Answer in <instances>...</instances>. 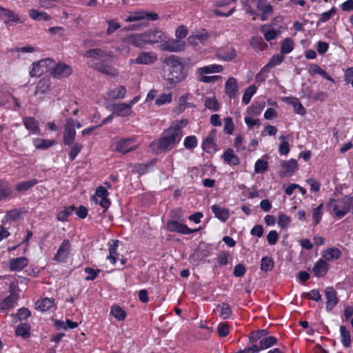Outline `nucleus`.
<instances>
[{
	"instance_id": "a18cd8bd",
	"label": "nucleus",
	"mask_w": 353,
	"mask_h": 353,
	"mask_svg": "<svg viewBox=\"0 0 353 353\" xmlns=\"http://www.w3.org/2000/svg\"><path fill=\"white\" fill-rule=\"evenodd\" d=\"M38 183L37 179H30L25 181L19 182L16 185V190L18 192H25Z\"/></svg>"
},
{
	"instance_id": "3c124183",
	"label": "nucleus",
	"mask_w": 353,
	"mask_h": 353,
	"mask_svg": "<svg viewBox=\"0 0 353 353\" xmlns=\"http://www.w3.org/2000/svg\"><path fill=\"white\" fill-rule=\"evenodd\" d=\"M323 214V205L320 204L318 207L314 208L312 212V218L314 225H317L321 221Z\"/></svg>"
},
{
	"instance_id": "393cba45",
	"label": "nucleus",
	"mask_w": 353,
	"mask_h": 353,
	"mask_svg": "<svg viewBox=\"0 0 353 353\" xmlns=\"http://www.w3.org/2000/svg\"><path fill=\"white\" fill-rule=\"evenodd\" d=\"M209 38V34L205 30H201L194 34H192L188 37V42L192 45H198L199 43H203Z\"/></svg>"
},
{
	"instance_id": "774afa93",
	"label": "nucleus",
	"mask_w": 353,
	"mask_h": 353,
	"mask_svg": "<svg viewBox=\"0 0 353 353\" xmlns=\"http://www.w3.org/2000/svg\"><path fill=\"white\" fill-rule=\"evenodd\" d=\"M224 121V128L223 131L227 134H232L234 130V124L233 123V120L231 117H225L223 119Z\"/></svg>"
},
{
	"instance_id": "e433bc0d",
	"label": "nucleus",
	"mask_w": 353,
	"mask_h": 353,
	"mask_svg": "<svg viewBox=\"0 0 353 353\" xmlns=\"http://www.w3.org/2000/svg\"><path fill=\"white\" fill-rule=\"evenodd\" d=\"M29 16L32 19L35 21H50L52 17L47 12L43 11H39L36 9H30L29 10Z\"/></svg>"
},
{
	"instance_id": "9b49d317",
	"label": "nucleus",
	"mask_w": 353,
	"mask_h": 353,
	"mask_svg": "<svg viewBox=\"0 0 353 353\" xmlns=\"http://www.w3.org/2000/svg\"><path fill=\"white\" fill-rule=\"evenodd\" d=\"M185 43L184 41H181L178 39H170L160 45V48L163 51L168 52H181L185 50Z\"/></svg>"
},
{
	"instance_id": "f704fd0d",
	"label": "nucleus",
	"mask_w": 353,
	"mask_h": 353,
	"mask_svg": "<svg viewBox=\"0 0 353 353\" xmlns=\"http://www.w3.org/2000/svg\"><path fill=\"white\" fill-rule=\"evenodd\" d=\"M223 160L230 165H236L239 164L240 161L238 157L234 154L232 149H228L223 154Z\"/></svg>"
},
{
	"instance_id": "2f4dec72",
	"label": "nucleus",
	"mask_w": 353,
	"mask_h": 353,
	"mask_svg": "<svg viewBox=\"0 0 353 353\" xmlns=\"http://www.w3.org/2000/svg\"><path fill=\"white\" fill-rule=\"evenodd\" d=\"M157 161V159H153L152 160L145 163L137 164L133 167V171L141 175L144 174L152 170V167L154 165Z\"/></svg>"
},
{
	"instance_id": "c9c22d12",
	"label": "nucleus",
	"mask_w": 353,
	"mask_h": 353,
	"mask_svg": "<svg viewBox=\"0 0 353 353\" xmlns=\"http://www.w3.org/2000/svg\"><path fill=\"white\" fill-rule=\"evenodd\" d=\"M17 300V295L14 293H11L9 296L0 301V309L6 310L13 307Z\"/></svg>"
},
{
	"instance_id": "de8ad7c7",
	"label": "nucleus",
	"mask_w": 353,
	"mask_h": 353,
	"mask_svg": "<svg viewBox=\"0 0 353 353\" xmlns=\"http://www.w3.org/2000/svg\"><path fill=\"white\" fill-rule=\"evenodd\" d=\"M268 332L264 329L252 332L249 335V341L254 343L258 341H261V339L268 336Z\"/></svg>"
},
{
	"instance_id": "5fc2aeb1",
	"label": "nucleus",
	"mask_w": 353,
	"mask_h": 353,
	"mask_svg": "<svg viewBox=\"0 0 353 353\" xmlns=\"http://www.w3.org/2000/svg\"><path fill=\"white\" fill-rule=\"evenodd\" d=\"M12 193L11 188L6 181L0 179V200L9 196Z\"/></svg>"
},
{
	"instance_id": "7c9ffc66",
	"label": "nucleus",
	"mask_w": 353,
	"mask_h": 353,
	"mask_svg": "<svg viewBox=\"0 0 353 353\" xmlns=\"http://www.w3.org/2000/svg\"><path fill=\"white\" fill-rule=\"evenodd\" d=\"M223 70V67L219 64H212L199 68L196 70L197 74H206L212 73H220Z\"/></svg>"
},
{
	"instance_id": "09e8293b",
	"label": "nucleus",
	"mask_w": 353,
	"mask_h": 353,
	"mask_svg": "<svg viewBox=\"0 0 353 353\" xmlns=\"http://www.w3.org/2000/svg\"><path fill=\"white\" fill-rule=\"evenodd\" d=\"M110 314L118 321H123L125 319V312L119 305H113L110 309Z\"/></svg>"
},
{
	"instance_id": "6e6d98bb",
	"label": "nucleus",
	"mask_w": 353,
	"mask_h": 353,
	"mask_svg": "<svg viewBox=\"0 0 353 353\" xmlns=\"http://www.w3.org/2000/svg\"><path fill=\"white\" fill-rule=\"evenodd\" d=\"M274 267V261L272 258L268 256L263 257L261 260V270L263 272L270 271Z\"/></svg>"
},
{
	"instance_id": "864d4df0",
	"label": "nucleus",
	"mask_w": 353,
	"mask_h": 353,
	"mask_svg": "<svg viewBox=\"0 0 353 353\" xmlns=\"http://www.w3.org/2000/svg\"><path fill=\"white\" fill-rule=\"evenodd\" d=\"M256 87L254 85H251L247 89L245 90L243 97H242V102L247 105L250 102V100L252 97V96L256 93Z\"/></svg>"
},
{
	"instance_id": "a878e982",
	"label": "nucleus",
	"mask_w": 353,
	"mask_h": 353,
	"mask_svg": "<svg viewBox=\"0 0 353 353\" xmlns=\"http://www.w3.org/2000/svg\"><path fill=\"white\" fill-rule=\"evenodd\" d=\"M328 270V264L323 259L316 261L312 268V272L316 277H321L326 274Z\"/></svg>"
},
{
	"instance_id": "412c9836",
	"label": "nucleus",
	"mask_w": 353,
	"mask_h": 353,
	"mask_svg": "<svg viewBox=\"0 0 353 353\" xmlns=\"http://www.w3.org/2000/svg\"><path fill=\"white\" fill-rule=\"evenodd\" d=\"M256 9L261 12V20L265 21L273 14V7L266 0H261L256 6Z\"/></svg>"
},
{
	"instance_id": "a211bd4d",
	"label": "nucleus",
	"mask_w": 353,
	"mask_h": 353,
	"mask_svg": "<svg viewBox=\"0 0 353 353\" xmlns=\"http://www.w3.org/2000/svg\"><path fill=\"white\" fill-rule=\"evenodd\" d=\"M147 44H154L165 39V33L158 29L148 30L145 32Z\"/></svg>"
},
{
	"instance_id": "6e6552de",
	"label": "nucleus",
	"mask_w": 353,
	"mask_h": 353,
	"mask_svg": "<svg viewBox=\"0 0 353 353\" xmlns=\"http://www.w3.org/2000/svg\"><path fill=\"white\" fill-rule=\"evenodd\" d=\"M109 193L103 186H99L95 191V194L92 199L96 203L99 204L103 208L108 209L110 205V199L108 198Z\"/></svg>"
},
{
	"instance_id": "052dcab7",
	"label": "nucleus",
	"mask_w": 353,
	"mask_h": 353,
	"mask_svg": "<svg viewBox=\"0 0 353 353\" xmlns=\"http://www.w3.org/2000/svg\"><path fill=\"white\" fill-rule=\"evenodd\" d=\"M264 103H253L248 108V112L252 116H259L264 108Z\"/></svg>"
},
{
	"instance_id": "37998d69",
	"label": "nucleus",
	"mask_w": 353,
	"mask_h": 353,
	"mask_svg": "<svg viewBox=\"0 0 353 353\" xmlns=\"http://www.w3.org/2000/svg\"><path fill=\"white\" fill-rule=\"evenodd\" d=\"M261 32L263 33L265 39L268 41L275 39L279 34L278 31L270 29L268 25H263L261 27Z\"/></svg>"
},
{
	"instance_id": "9d476101",
	"label": "nucleus",
	"mask_w": 353,
	"mask_h": 353,
	"mask_svg": "<svg viewBox=\"0 0 353 353\" xmlns=\"http://www.w3.org/2000/svg\"><path fill=\"white\" fill-rule=\"evenodd\" d=\"M52 63L51 59H46L34 62L32 65V69L30 71L31 77H40L48 71V66Z\"/></svg>"
},
{
	"instance_id": "f8f14e48",
	"label": "nucleus",
	"mask_w": 353,
	"mask_h": 353,
	"mask_svg": "<svg viewBox=\"0 0 353 353\" xmlns=\"http://www.w3.org/2000/svg\"><path fill=\"white\" fill-rule=\"evenodd\" d=\"M70 251V241L68 239H64L54 255V260L59 263L65 262L68 259Z\"/></svg>"
},
{
	"instance_id": "dca6fc26",
	"label": "nucleus",
	"mask_w": 353,
	"mask_h": 353,
	"mask_svg": "<svg viewBox=\"0 0 353 353\" xmlns=\"http://www.w3.org/2000/svg\"><path fill=\"white\" fill-rule=\"evenodd\" d=\"M123 41L126 44L132 45L138 48H143L147 44L145 33L132 34L126 37Z\"/></svg>"
},
{
	"instance_id": "39448f33",
	"label": "nucleus",
	"mask_w": 353,
	"mask_h": 353,
	"mask_svg": "<svg viewBox=\"0 0 353 353\" xmlns=\"http://www.w3.org/2000/svg\"><path fill=\"white\" fill-rule=\"evenodd\" d=\"M147 19L150 21H156L159 19L157 13L152 12H146L143 10L129 12L128 15L125 17V21L127 23L134 22Z\"/></svg>"
},
{
	"instance_id": "ea45409f",
	"label": "nucleus",
	"mask_w": 353,
	"mask_h": 353,
	"mask_svg": "<svg viewBox=\"0 0 353 353\" xmlns=\"http://www.w3.org/2000/svg\"><path fill=\"white\" fill-rule=\"evenodd\" d=\"M119 246V241L114 240L111 244L109 245V255L107 259L110 261L112 265H115L119 254L117 253V248Z\"/></svg>"
},
{
	"instance_id": "680f3d73",
	"label": "nucleus",
	"mask_w": 353,
	"mask_h": 353,
	"mask_svg": "<svg viewBox=\"0 0 353 353\" xmlns=\"http://www.w3.org/2000/svg\"><path fill=\"white\" fill-rule=\"evenodd\" d=\"M283 60L284 57L283 55L278 54H274L272 57L269 62L265 66L267 67L269 70H270V68L280 65Z\"/></svg>"
},
{
	"instance_id": "a19ab883",
	"label": "nucleus",
	"mask_w": 353,
	"mask_h": 353,
	"mask_svg": "<svg viewBox=\"0 0 353 353\" xmlns=\"http://www.w3.org/2000/svg\"><path fill=\"white\" fill-rule=\"evenodd\" d=\"M216 308L219 312V316L223 319H229L232 314V311L230 308V306L229 305V304L226 303H221L220 304H218Z\"/></svg>"
},
{
	"instance_id": "338daca9",
	"label": "nucleus",
	"mask_w": 353,
	"mask_h": 353,
	"mask_svg": "<svg viewBox=\"0 0 353 353\" xmlns=\"http://www.w3.org/2000/svg\"><path fill=\"white\" fill-rule=\"evenodd\" d=\"M292 221L291 218L285 214H281L278 217V225L282 229H286L290 225Z\"/></svg>"
},
{
	"instance_id": "5701e85b",
	"label": "nucleus",
	"mask_w": 353,
	"mask_h": 353,
	"mask_svg": "<svg viewBox=\"0 0 353 353\" xmlns=\"http://www.w3.org/2000/svg\"><path fill=\"white\" fill-rule=\"evenodd\" d=\"M281 167L283 171L281 173L282 177L289 176L298 169V163L296 160L291 159L289 161H285L282 163Z\"/></svg>"
},
{
	"instance_id": "4468645a",
	"label": "nucleus",
	"mask_w": 353,
	"mask_h": 353,
	"mask_svg": "<svg viewBox=\"0 0 353 353\" xmlns=\"http://www.w3.org/2000/svg\"><path fill=\"white\" fill-rule=\"evenodd\" d=\"M72 72L71 66L64 63H59L52 68L51 74L54 78L61 79L70 76Z\"/></svg>"
},
{
	"instance_id": "20e7f679",
	"label": "nucleus",
	"mask_w": 353,
	"mask_h": 353,
	"mask_svg": "<svg viewBox=\"0 0 353 353\" xmlns=\"http://www.w3.org/2000/svg\"><path fill=\"white\" fill-rule=\"evenodd\" d=\"M331 212L338 219L344 217L353 210V196L346 195L340 199H330L327 204Z\"/></svg>"
},
{
	"instance_id": "603ef678",
	"label": "nucleus",
	"mask_w": 353,
	"mask_h": 353,
	"mask_svg": "<svg viewBox=\"0 0 353 353\" xmlns=\"http://www.w3.org/2000/svg\"><path fill=\"white\" fill-rule=\"evenodd\" d=\"M30 327L26 323H20L16 328V334L23 338H28L30 336Z\"/></svg>"
},
{
	"instance_id": "f257e3e1",
	"label": "nucleus",
	"mask_w": 353,
	"mask_h": 353,
	"mask_svg": "<svg viewBox=\"0 0 353 353\" xmlns=\"http://www.w3.org/2000/svg\"><path fill=\"white\" fill-rule=\"evenodd\" d=\"M84 57L88 59H92L99 61L95 63L90 61L88 63V65L106 75L115 77L119 75V71L114 67L106 64L105 63H111L114 58L112 51L107 48H93L85 51Z\"/></svg>"
},
{
	"instance_id": "79ce46f5",
	"label": "nucleus",
	"mask_w": 353,
	"mask_h": 353,
	"mask_svg": "<svg viewBox=\"0 0 353 353\" xmlns=\"http://www.w3.org/2000/svg\"><path fill=\"white\" fill-rule=\"evenodd\" d=\"M285 101L294 107V110L296 114L300 115L305 114V109L298 99L294 97L286 98Z\"/></svg>"
},
{
	"instance_id": "aec40b11",
	"label": "nucleus",
	"mask_w": 353,
	"mask_h": 353,
	"mask_svg": "<svg viewBox=\"0 0 353 353\" xmlns=\"http://www.w3.org/2000/svg\"><path fill=\"white\" fill-rule=\"evenodd\" d=\"M326 297L325 308L327 311H331L338 303L336 292L333 288H327L325 290Z\"/></svg>"
},
{
	"instance_id": "423d86ee",
	"label": "nucleus",
	"mask_w": 353,
	"mask_h": 353,
	"mask_svg": "<svg viewBox=\"0 0 353 353\" xmlns=\"http://www.w3.org/2000/svg\"><path fill=\"white\" fill-rule=\"evenodd\" d=\"M138 143L134 137L119 139L114 148V150L122 154H127L135 150L138 148Z\"/></svg>"
},
{
	"instance_id": "72a5a7b5",
	"label": "nucleus",
	"mask_w": 353,
	"mask_h": 353,
	"mask_svg": "<svg viewBox=\"0 0 353 353\" xmlns=\"http://www.w3.org/2000/svg\"><path fill=\"white\" fill-rule=\"evenodd\" d=\"M341 342L343 346L348 348L351 346L352 340L350 330L345 326L341 325L339 328Z\"/></svg>"
},
{
	"instance_id": "e2e57ef3",
	"label": "nucleus",
	"mask_w": 353,
	"mask_h": 353,
	"mask_svg": "<svg viewBox=\"0 0 353 353\" xmlns=\"http://www.w3.org/2000/svg\"><path fill=\"white\" fill-rule=\"evenodd\" d=\"M197 139L194 135L186 137L183 141L184 147L188 150L195 148L197 146Z\"/></svg>"
},
{
	"instance_id": "c85d7f7f",
	"label": "nucleus",
	"mask_w": 353,
	"mask_h": 353,
	"mask_svg": "<svg viewBox=\"0 0 353 353\" xmlns=\"http://www.w3.org/2000/svg\"><path fill=\"white\" fill-rule=\"evenodd\" d=\"M35 305L37 310L46 312L54 307V299L52 298H43L38 300Z\"/></svg>"
},
{
	"instance_id": "c03bdc74",
	"label": "nucleus",
	"mask_w": 353,
	"mask_h": 353,
	"mask_svg": "<svg viewBox=\"0 0 353 353\" xmlns=\"http://www.w3.org/2000/svg\"><path fill=\"white\" fill-rule=\"evenodd\" d=\"M278 339L273 336H268L259 341V345L263 350L268 349L277 344Z\"/></svg>"
},
{
	"instance_id": "1a4fd4ad",
	"label": "nucleus",
	"mask_w": 353,
	"mask_h": 353,
	"mask_svg": "<svg viewBox=\"0 0 353 353\" xmlns=\"http://www.w3.org/2000/svg\"><path fill=\"white\" fill-rule=\"evenodd\" d=\"M166 228L170 232H177L182 234H190L199 230V228L190 229L186 225L175 220L169 221L167 223Z\"/></svg>"
},
{
	"instance_id": "4d7b16f0",
	"label": "nucleus",
	"mask_w": 353,
	"mask_h": 353,
	"mask_svg": "<svg viewBox=\"0 0 353 353\" xmlns=\"http://www.w3.org/2000/svg\"><path fill=\"white\" fill-rule=\"evenodd\" d=\"M250 46L256 50L261 51L266 44L261 37H254L250 39Z\"/></svg>"
},
{
	"instance_id": "7ed1b4c3",
	"label": "nucleus",
	"mask_w": 353,
	"mask_h": 353,
	"mask_svg": "<svg viewBox=\"0 0 353 353\" xmlns=\"http://www.w3.org/2000/svg\"><path fill=\"white\" fill-rule=\"evenodd\" d=\"M165 79L170 85H176L183 81L188 74L184 70V65L180 58L170 55L163 61Z\"/></svg>"
},
{
	"instance_id": "2eb2a0df",
	"label": "nucleus",
	"mask_w": 353,
	"mask_h": 353,
	"mask_svg": "<svg viewBox=\"0 0 353 353\" xmlns=\"http://www.w3.org/2000/svg\"><path fill=\"white\" fill-rule=\"evenodd\" d=\"M216 57L224 61H231L236 57V50L230 46L219 48L216 52Z\"/></svg>"
},
{
	"instance_id": "49530a36",
	"label": "nucleus",
	"mask_w": 353,
	"mask_h": 353,
	"mask_svg": "<svg viewBox=\"0 0 353 353\" xmlns=\"http://www.w3.org/2000/svg\"><path fill=\"white\" fill-rule=\"evenodd\" d=\"M74 210L75 207L74 205L65 207L64 210L59 212L57 219L61 222L67 221L68 217L74 212Z\"/></svg>"
},
{
	"instance_id": "8fccbe9b",
	"label": "nucleus",
	"mask_w": 353,
	"mask_h": 353,
	"mask_svg": "<svg viewBox=\"0 0 353 353\" xmlns=\"http://www.w3.org/2000/svg\"><path fill=\"white\" fill-rule=\"evenodd\" d=\"M294 49V42L291 38H285L281 45V53L283 54H289Z\"/></svg>"
},
{
	"instance_id": "6ab92c4d",
	"label": "nucleus",
	"mask_w": 353,
	"mask_h": 353,
	"mask_svg": "<svg viewBox=\"0 0 353 353\" xmlns=\"http://www.w3.org/2000/svg\"><path fill=\"white\" fill-rule=\"evenodd\" d=\"M29 260L26 256L10 259L8 268L11 271L19 272L28 266Z\"/></svg>"
},
{
	"instance_id": "f3484780",
	"label": "nucleus",
	"mask_w": 353,
	"mask_h": 353,
	"mask_svg": "<svg viewBox=\"0 0 353 353\" xmlns=\"http://www.w3.org/2000/svg\"><path fill=\"white\" fill-rule=\"evenodd\" d=\"M216 130L212 129L202 143V148L205 152L210 153L216 151Z\"/></svg>"
},
{
	"instance_id": "473e14b6",
	"label": "nucleus",
	"mask_w": 353,
	"mask_h": 353,
	"mask_svg": "<svg viewBox=\"0 0 353 353\" xmlns=\"http://www.w3.org/2000/svg\"><path fill=\"white\" fill-rule=\"evenodd\" d=\"M341 256V251L335 247L329 248L323 253V260L330 261L339 259Z\"/></svg>"
},
{
	"instance_id": "69168bd1",
	"label": "nucleus",
	"mask_w": 353,
	"mask_h": 353,
	"mask_svg": "<svg viewBox=\"0 0 353 353\" xmlns=\"http://www.w3.org/2000/svg\"><path fill=\"white\" fill-rule=\"evenodd\" d=\"M205 105L206 108L212 111H217L219 109L218 101L214 97H207L205 100Z\"/></svg>"
},
{
	"instance_id": "0eeeda50",
	"label": "nucleus",
	"mask_w": 353,
	"mask_h": 353,
	"mask_svg": "<svg viewBox=\"0 0 353 353\" xmlns=\"http://www.w3.org/2000/svg\"><path fill=\"white\" fill-rule=\"evenodd\" d=\"M75 136V120L72 118H68L63 132V143L65 145H71L74 141Z\"/></svg>"
},
{
	"instance_id": "4c0bfd02",
	"label": "nucleus",
	"mask_w": 353,
	"mask_h": 353,
	"mask_svg": "<svg viewBox=\"0 0 353 353\" xmlns=\"http://www.w3.org/2000/svg\"><path fill=\"white\" fill-rule=\"evenodd\" d=\"M241 1L243 4L244 10L250 16L255 18L258 14L252 6H256L261 0H241Z\"/></svg>"
},
{
	"instance_id": "cd10ccee",
	"label": "nucleus",
	"mask_w": 353,
	"mask_h": 353,
	"mask_svg": "<svg viewBox=\"0 0 353 353\" xmlns=\"http://www.w3.org/2000/svg\"><path fill=\"white\" fill-rule=\"evenodd\" d=\"M211 209L215 217L221 221L225 222L229 219L230 211L228 208H222L217 205H213Z\"/></svg>"
},
{
	"instance_id": "bb28decb",
	"label": "nucleus",
	"mask_w": 353,
	"mask_h": 353,
	"mask_svg": "<svg viewBox=\"0 0 353 353\" xmlns=\"http://www.w3.org/2000/svg\"><path fill=\"white\" fill-rule=\"evenodd\" d=\"M225 93L230 99L236 97L238 86L236 80L234 77H229L225 84Z\"/></svg>"
},
{
	"instance_id": "58836bf2",
	"label": "nucleus",
	"mask_w": 353,
	"mask_h": 353,
	"mask_svg": "<svg viewBox=\"0 0 353 353\" xmlns=\"http://www.w3.org/2000/svg\"><path fill=\"white\" fill-rule=\"evenodd\" d=\"M126 89L123 85L112 88L108 92V95L112 99H122L125 97Z\"/></svg>"
},
{
	"instance_id": "ddd939ff",
	"label": "nucleus",
	"mask_w": 353,
	"mask_h": 353,
	"mask_svg": "<svg viewBox=\"0 0 353 353\" xmlns=\"http://www.w3.org/2000/svg\"><path fill=\"white\" fill-rule=\"evenodd\" d=\"M157 60V55L154 52H143L136 59H130V64L148 65Z\"/></svg>"
},
{
	"instance_id": "f03ea898",
	"label": "nucleus",
	"mask_w": 353,
	"mask_h": 353,
	"mask_svg": "<svg viewBox=\"0 0 353 353\" xmlns=\"http://www.w3.org/2000/svg\"><path fill=\"white\" fill-rule=\"evenodd\" d=\"M186 120L176 121L168 129L165 130L161 137L157 143V148L161 151H168L175 147L183 137V128L187 125Z\"/></svg>"
},
{
	"instance_id": "c756f323",
	"label": "nucleus",
	"mask_w": 353,
	"mask_h": 353,
	"mask_svg": "<svg viewBox=\"0 0 353 353\" xmlns=\"http://www.w3.org/2000/svg\"><path fill=\"white\" fill-rule=\"evenodd\" d=\"M33 145L38 150H45L52 148L56 142L51 139H44L42 138H34L32 140Z\"/></svg>"
},
{
	"instance_id": "0e129e2a",
	"label": "nucleus",
	"mask_w": 353,
	"mask_h": 353,
	"mask_svg": "<svg viewBox=\"0 0 353 353\" xmlns=\"http://www.w3.org/2000/svg\"><path fill=\"white\" fill-rule=\"evenodd\" d=\"M71 145L72 147L69 153V159L70 161H73L81 151L83 145L79 143H73Z\"/></svg>"
},
{
	"instance_id": "4be33fe9",
	"label": "nucleus",
	"mask_w": 353,
	"mask_h": 353,
	"mask_svg": "<svg viewBox=\"0 0 353 353\" xmlns=\"http://www.w3.org/2000/svg\"><path fill=\"white\" fill-rule=\"evenodd\" d=\"M23 123L25 128L30 132V134L37 135L41 134L39 123L34 117H26L23 119Z\"/></svg>"
},
{
	"instance_id": "bf43d9fd",
	"label": "nucleus",
	"mask_w": 353,
	"mask_h": 353,
	"mask_svg": "<svg viewBox=\"0 0 353 353\" xmlns=\"http://www.w3.org/2000/svg\"><path fill=\"white\" fill-rule=\"evenodd\" d=\"M268 168V163L262 159H258L254 164V172L256 174L263 173Z\"/></svg>"
},
{
	"instance_id": "13d9d810",
	"label": "nucleus",
	"mask_w": 353,
	"mask_h": 353,
	"mask_svg": "<svg viewBox=\"0 0 353 353\" xmlns=\"http://www.w3.org/2000/svg\"><path fill=\"white\" fill-rule=\"evenodd\" d=\"M288 136L281 135L279 139L282 140V143L279 146V151L281 155H287L290 152L289 143L287 141Z\"/></svg>"
},
{
	"instance_id": "b1692460",
	"label": "nucleus",
	"mask_w": 353,
	"mask_h": 353,
	"mask_svg": "<svg viewBox=\"0 0 353 353\" xmlns=\"http://www.w3.org/2000/svg\"><path fill=\"white\" fill-rule=\"evenodd\" d=\"M113 114L121 117L130 116L132 110L125 103H119L112 105Z\"/></svg>"
}]
</instances>
